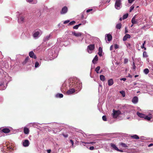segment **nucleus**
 Segmentation results:
<instances>
[{
  "label": "nucleus",
  "instance_id": "de8ad7c7",
  "mask_svg": "<svg viewBox=\"0 0 153 153\" xmlns=\"http://www.w3.org/2000/svg\"><path fill=\"white\" fill-rule=\"evenodd\" d=\"M92 9H88V10H87L86 11V12L87 13H88L90 12L92 10Z\"/></svg>",
  "mask_w": 153,
  "mask_h": 153
},
{
  "label": "nucleus",
  "instance_id": "f3484780",
  "mask_svg": "<svg viewBox=\"0 0 153 153\" xmlns=\"http://www.w3.org/2000/svg\"><path fill=\"white\" fill-rule=\"evenodd\" d=\"M111 147L114 150L117 151V149H118V148L116 146V145L112 143H111L110 144Z\"/></svg>",
  "mask_w": 153,
  "mask_h": 153
},
{
  "label": "nucleus",
  "instance_id": "ea45409f",
  "mask_svg": "<svg viewBox=\"0 0 153 153\" xmlns=\"http://www.w3.org/2000/svg\"><path fill=\"white\" fill-rule=\"evenodd\" d=\"M146 43V41H144L142 45L141 46V48H143L144 47V45Z\"/></svg>",
  "mask_w": 153,
  "mask_h": 153
},
{
  "label": "nucleus",
  "instance_id": "c03bdc74",
  "mask_svg": "<svg viewBox=\"0 0 153 153\" xmlns=\"http://www.w3.org/2000/svg\"><path fill=\"white\" fill-rule=\"evenodd\" d=\"M69 22H70V21L69 20H67L65 21L63 23H64V24H67V23H69Z\"/></svg>",
  "mask_w": 153,
  "mask_h": 153
},
{
  "label": "nucleus",
  "instance_id": "aec40b11",
  "mask_svg": "<svg viewBox=\"0 0 153 153\" xmlns=\"http://www.w3.org/2000/svg\"><path fill=\"white\" fill-rule=\"evenodd\" d=\"M98 60V57L97 55H96L92 60V62L94 64H95L96 62Z\"/></svg>",
  "mask_w": 153,
  "mask_h": 153
},
{
  "label": "nucleus",
  "instance_id": "a878e982",
  "mask_svg": "<svg viewBox=\"0 0 153 153\" xmlns=\"http://www.w3.org/2000/svg\"><path fill=\"white\" fill-rule=\"evenodd\" d=\"M56 96L57 97L62 98L63 97V95L62 94H57L56 95Z\"/></svg>",
  "mask_w": 153,
  "mask_h": 153
},
{
  "label": "nucleus",
  "instance_id": "bf43d9fd",
  "mask_svg": "<svg viewBox=\"0 0 153 153\" xmlns=\"http://www.w3.org/2000/svg\"><path fill=\"white\" fill-rule=\"evenodd\" d=\"M153 146V143H151V144H149L148 145V146L149 147H151V146Z\"/></svg>",
  "mask_w": 153,
  "mask_h": 153
},
{
  "label": "nucleus",
  "instance_id": "9b49d317",
  "mask_svg": "<svg viewBox=\"0 0 153 153\" xmlns=\"http://www.w3.org/2000/svg\"><path fill=\"white\" fill-rule=\"evenodd\" d=\"M2 131L4 133H8L10 132V130L7 128H5L3 129Z\"/></svg>",
  "mask_w": 153,
  "mask_h": 153
},
{
  "label": "nucleus",
  "instance_id": "f704fd0d",
  "mask_svg": "<svg viewBox=\"0 0 153 153\" xmlns=\"http://www.w3.org/2000/svg\"><path fill=\"white\" fill-rule=\"evenodd\" d=\"M24 20V18L23 17H21L19 18V20L20 22V21L21 22H23Z\"/></svg>",
  "mask_w": 153,
  "mask_h": 153
},
{
  "label": "nucleus",
  "instance_id": "7c9ffc66",
  "mask_svg": "<svg viewBox=\"0 0 153 153\" xmlns=\"http://www.w3.org/2000/svg\"><path fill=\"white\" fill-rule=\"evenodd\" d=\"M128 16V14L126 13V14H124L123 15V19H126Z\"/></svg>",
  "mask_w": 153,
  "mask_h": 153
},
{
  "label": "nucleus",
  "instance_id": "20e7f679",
  "mask_svg": "<svg viewBox=\"0 0 153 153\" xmlns=\"http://www.w3.org/2000/svg\"><path fill=\"white\" fill-rule=\"evenodd\" d=\"M75 92V90L74 88L70 89L66 92V94L67 95L72 94Z\"/></svg>",
  "mask_w": 153,
  "mask_h": 153
},
{
  "label": "nucleus",
  "instance_id": "4d7b16f0",
  "mask_svg": "<svg viewBox=\"0 0 153 153\" xmlns=\"http://www.w3.org/2000/svg\"><path fill=\"white\" fill-rule=\"evenodd\" d=\"M27 1L29 2H32L33 0H27Z\"/></svg>",
  "mask_w": 153,
  "mask_h": 153
},
{
  "label": "nucleus",
  "instance_id": "338daca9",
  "mask_svg": "<svg viewBox=\"0 0 153 153\" xmlns=\"http://www.w3.org/2000/svg\"><path fill=\"white\" fill-rule=\"evenodd\" d=\"M134 85H136V82H134Z\"/></svg>",
  "mask_w": 153,
  "mask_h": 153
},
{
  "label": "nucleus",
  "instance_id": "a211bd4d",
  "mask_svg": "<svg viewBox=\"0 0 153 153\" xmlns=\"http://www.w3.org/2000/svg\"><path fill=\"white\" fill-rule=\"evenodd\" d=\"M24 133L25 134H28L29 133V129L26 127H24Z\"/></svg>",
  "mask_w": 153,
  "mask_h": 153
},
{
  "label": "nucleus",
  "instance_id": "5fc2aeb1",
  "mask_svg": "<svg viewBox=\"0 0 153 153\" xmlns=\"http://www.w3.org/2000/svg\"><path fill=\"white\" fill-rule=\"evenodd\" d=\"M117 151H118V152H123V150H120V149H117Z\"/></svg>",
  "mask_w": 153,
  "mask_h": 153
},
{
  "label": "nucleus",
  "instance_id": "8fccbe9b",
  "mask_svg": "<svg viewBox=\"0 0 153 153\" xmlns=\"http://www.w3.org/2000/svg\"><path fill=\"white\" fill-rule=\"evenodd\" d=\"M131 46V45L130 44V43H128L127 44H126V46L127 47H128H128H129Z\"/></svg>",
  "mask_w": 153,
  "mask_h": 153
},
{
  "label": "nucleus",
  "instance_id": "bb28decb",
  "mask_svg": "<svg viewBox=\"0 0 153 153\" xmlns=\"http://www.w3.org/2000/svg\"><path fill=\"white\" fill-rule=\"evenodd\" d=\"M120 145L121 146H122L123 147H125V148H126V147H128V146L125 143H120Z\"/></svg>",
  "mask_w": 153,
  "mask_h": 153
},
{
  "label": "nucleus",
  "instance_id": "7ed1b4c3",
  "mask_svg": "<svg viewBox=\"0 0 153 153\" xmlns=\"http://www.w3.org/2000/svg\"><path fill=\"white\" fill-rule=\"evenodd\" d=\"M68 9L67 7L64 6L62 9L60 11L61 14H64L66 13L68 11Z\"/></svg>",
  "mask_w": 153,
  "mask_h": 153
},
{
  "label": "nucleus",
  "instance_id": "49530a36",
  "mask_svg": "<svg viewBox=\"0 0 153 153\" xmlns=\"http://www.w3.org/2000/svg\"><path fill=\"white\" fill-rule=\"evenodd\" d=\"M89 149L90 150H92L94 149V146H91L90 147Z\"/></svg>",
  "mask_w": 153,
  "mask_h": 153
},
{
  "label": "nucleus",
  "instance_id": "423d86ee",
  "mask_svg": "<svg viewBox=\"0 0 153 153\" xmlns=\"http://www.w3.org/2000/svg\"><path fill=\"white\" fill-rule=\"evenodd\" d=\"M23 146L24 147H27L29 146V141L27 140H25L23 142Z\"/></svg>",
  "mask_w": 153,
  "mask_h": 153
},
{
  "label": "nucleus",
  "instance_id": "c85d7f7f",
  "mask_svg": "<svg viewBox=\"0 0 153 153\" xmlns=\"http://www.w3.org/2000/svg\"><path fill=\"white\" fill-rule=\"evenodd\" d=\"M81 25V24H78V25H76L75 26H74L73 27V28L74 29H78V27L80 26Z\"/></svg>",
  "mask_w": 153,
  "mask_h": 153
},
{
  "label": "nucleus",
  "instance_id": "f257e3e1",
  "mask_svg": "<svg viewBox=\"0 0 153 153\" xmlns=\"http://www.w3.org/2000/svg\"><path fill=\"white\" fill-rule=\"evenodd\" d=\"M113 117L114 118H116L119 115L122 114L121 112L119 110L116 111L114 109L113 111Z\"/></svg>",
  "mask_w": 153,
  "mask_h": 153
},
{
  "label": "nucleus",
  "instance_id": "0eeeda50",
  "mask_svg": "<svg viewBox=\"0 0 153 153\" xmlns=\"http://www.w3.org/2000/svg\"><path fill=\"white\" fill-rule=\"evenodd\" d=\"M95 48V45L94 44H91L88 46L87 49L90 51L93 50Z\"/></svg>",
  "mask_w": 153,
  "mask_h": 153
},
{
  "label": "nucleus",
  "instance_id": "b1692460",
  "mask_svg": "<svg viewBox=\"0 0 153 153\" xmlns=\"http://www.w3.org/2000/svg\"><path fill=\"white\" fill-rule=\"evenodd\" d=\"M100 79L102 81H104L105 80V76L103 75H101L100 76Z\"/></svg>",
  "mask_w": 153,
  "mask_h": 153
},
{
  "label": "nucleus",
  "instance_id": "052dcab7",
  "mask_svg": "<svg viewBox=\"0 0 153 153\" xmlns=\"http://www.w3.org/2000/svg\"><path fill=\"white\" fill-rule=\"evenodd\" d=\"M112 47H113V46H112V45H111V46L110 47V50H112Z\"/></svg>",
  "mask_w": 153,
  "mask_h": 153
},
{
  "label": "nucleus",
  "instance_id": "13d9d810",
  "mask_svg": "<svg viewBox=\"0 0 153 153\" xmlns=\"http://www.w3.org/2000/svg\"><path fill=\"white\" fill-rule=\"evenodd\" d=\"M51 149H49L47 150V152L48 153H50L51 152Z\"/></svg>",
  "mask_w": 153,
  "mask_h": 153
},
{
  "label": "nucleus",
  "instance_id": "5701e85b",
  "mask_svg": "<svg viewBox=\"0 0 153 153\" xmlns=\"http://www.w3.org/2000/svg\"><path fill=\"white\" fill-rule=\"evenodd\" d=\"M39 34V32L38 31L35 32L33 35V37L36 38L37 37Z\"/></svg>",
  "mask_w": 153,
  "mask_h": 153
},
{
  "label": "nucleus",
  "instance_id": "2f4dec72",
  "mask_svg": "<svg viewBox=\"0 0 153 153\" xmlns=\"http://www.w3.org/2000/svg\"><path fill=\"white\" fill-rule=\"evenodd\" d=\"M144 72L146 74H147L149 72V69L148 68H146L144 70Z\"/></svg>",
  "mask_w": 153,
  "mask_h": 153
},
{
  "label": "nucleus",
  "instance_id": "473e14b6",
  "mask_svg": "<svg viewBox=\"0 0 153 153\" xmlns=\"http://www.w3.org/2000/svg\"><path fill=\"white\" fill-rule=\"evenodd\" d=\"M76 22L75 21H73L70 22L68 24V25H72L75 23Z\"/></svg>",
  "mask_w": 153,
  "mask_h": 153
},
{
  "label": "nucleus",
  "instance_id": "79ce46f5",
  "mask_svg": "<svg viewBox=\"0 0 153 153\" xmlns=\"http://www.w3.org/2000/svg\"><path fill=\"white\" fill-rule=\"evenodd\" d=\"M62 135L65 138L68 137V135L67 134H65L64 133H62Z\"/></svg>",
  "mask_w": 153,
  "mask_h": 153
},
{
  "label": "nucleus",
  "instance_id": "58836bf2",
  "mask_svg": "<svg viewBox=\"0 0 153 153\" xmlns=\"http://www.w3.org/2000/svg\"><path fill=\"white\" fill-rule=\"evenodd\" d=\"M39 62H36L35 63V68L38 67L39 66Z\"/></svg>",
  "mask_w": 153,
  "mask_h": 153
},
{
  "label": "nucleus",
  "instance_id": "72a5a7b5",
  "mask_svg": "<svg viewBox=\"0 0 153 153\" xmlns=\"http://www.w3.org/2000/svg\"><path fill=\"white\" fill-rule=\"evenodd\" d=\"M143 56L144 57H148L147 53L146 51L143 52Z\"/></svg>",
  "mask_w": 153,
  "mask_h": 153
},
{
  "label": "nucleus",
  "instance_id": "39448f33",
  "mask_svg": "<svg viewBox=\"0 0 153 153\" xmlns=\"http://www.w3.org/2000/svg\"><path fill=\"white\" fill-rule=\"evenodd\" d=\"M29 55L31 58H33L35 59H36V55L34 54V53L33 51L30 52L29 53Z\"/></svg>",
  "mask_w": 153,
  "mask_h": 153
},
{
  "label": "nucleus",
  "instance_id": "3c124183",
  "mask_svg": "<svg viewBox=\"0 0 153 153\" xmlns=\"http://www.w3.org/2000/svg\"><path fill=\"white\" fill-rule=\"evenodd\" d=\"M128 30L127 29V27H125V33H128Z\"/></svg>",
  "mask_w": 153,
  "mask_h": 153
},
{
  "label": "nucleus",
  "instance_id": "6ab92c4d",
  "mask_svg": "<svg viewBox=\"0 0 153 153\" xmlns=\"http://www.w3.org/2000/svg\"><path fill=\"white\" fill-rule=\"evenodd\" d=\"M98 51L99 52L98 53V55L100 56H102V49L101 47L99 48Z\"/></svg>",
  "mask_w": 153,
  "mask_h": 153
},
{
  "label": "nucleus",
  "instance_id": "09e8293b",
  "mask_svg": "<svg viewBox=\"0 0 153 153\" xmlns=\"http://www.w3.org/2000/svg\"><path fill=\"white\" fill-rule=\"evenodd\" d=\"M135 0H128V3H131Z\"/></svg>",
  "mask_w": 153,
  "mask_h": 153
},
{
  "label": "nucleus",
  "instance_id": "37998d69",
  "mask_svg": "<svg viewBox=\"0 0 153 153\" xmlns=\"http://www.w3.org/2000/svg\"><path fill=\"white\" fill-rule=\"evenodd\" d=\"M128 60L127 59H124V63L125 64H126V63H127L128 62Z\"/></svg>",
  "mask_w": 153,
  "mask_h": 153
},
{
  "label": "nucleus",
  "instance_id": "0e129e2a",
  "mask_svg": "<svg viewBox=\"0 0 153 153\" xmlns=\"http://www.w3.org/2000/svg\"><path fill=\"white\" fill-rule=\"evenodd\" d=\"M122 18H120V21H122Z\"/></svg>",
  "mask_w": 153,
  "mask_h": 153
},
{
  "label": "nucleus",
  "instance_id": "dca6fc26",
  "mask_svg": "<svg viewBox=\"0 0 153 153\" xmlns=\"http://www.w3.org/2000/svg\"><path fill=\"white\" fill-rule=\"evenodd\" d=\"M152 118V116L151 114H149L148 116H146L145 115L144 119L148 120H149Z\"/></svg>",
  "mask_w": 153,
  "mask_h": 153
},
{
  "label": "nucleus",
  "instance_id": "603ef678",
  "mask_svg": "<svg viewBox=\"0 0 153 153\" xmlns=\"http://www.w3.org/2000/svg\"><path fill=\"white\" fill-rule=\"evenodd\" d=\"M126 78H122L121 79H120V80H123L124 81H125L126 80Z\"/></svg>",
  "mask_w": 153,
  "mask_h": 153
},
{
  "label": "nucleus",
  "instance_id": "a19ab883",
  "mask_svg": "<svg viewBox=\"0 0 153 153\" xmlns=\"http://www.w3.org/2000/svg\"><path fill=\"white\" fill-rule=\"evenodd\" d=\"M114 47L115 49H117L119 48V46L117 44H115L114 45Z\"/></svg>",
  "mask_w": 153,
  "mask_h": 153
},
{
  "label": "nucleus",
  "instance_id": "4468645a",
  "mask_svg": "<svg viewBox=\"0 0 153 153\" xmlns=\"http://www.w3.org/2000/svg\"><path fill=\"white\" fill-rule=\"evenodd\" d=\"M138 100V97H134L132 99V102L134 103H136L137 102Z\"/></svg>",
  "mask_w": 153,
  "mask_h": 153
},
{
  "label": "nucleus",
  "instance_id": "e2e57ef3",
  "mask_svg": "<svg viewBox=\"0 0 153 153\" xmlns=\"http://www.w3.org/2000/svg\"><path fill=\"white\" fill-rule=\"evenodd\" d=\"M138 76V75H136L135 76H135V77H137Z\"/></svg>",
  "mask_w": 153,
  "mask_h": 153
},
{
  "label": "nucleus",
  "instance_id": "9d476101",
  "mask_svg": "<svg viewBox=\"0 0 153 153\" xmlns=\"http://www.w3.org/2000/svg\"><path fill=\"white\" fill-rule=\"evenodd\" d=\"M131 37L130 35L129 34H126L123 37V40L124 41H126L127 39Z\"/></svg>",
  "mask_w": 153,
  "mask_h": 153
},
{
  "label": "nucleus",
  "instance_id": "6e6552de",
  "mask_svg": "<svg viewBox=\"0 0 153 153\" xmlns=\"http://www.w3.org/2000/svg\"><path fill=\"white\" fill-rule=\"evenodd\" d=\"M72 33L76 37L80 36L82 34V33L80 32L76 33L74 32H72Z\"/></svg>",
  "mask_w": 153,
  "mask_h": 153
},
{
  "label": "nucleus",
  "instance_id": "412c9836",
  "mask_svg": "<svg viewBox=\"0 0 153 153\" xmlns=\"http://www.w3.org/2000/svg\"><path fill=\"white\" fill-rule=\"evenodd\" d=\"M131 22L133 24H136L137 23V21L135 19V16H134L132 19Z\"/></svg>",
  "mask_w": 153,
  "mask_h": 153
},
{
  "label": "nucleus",
  "instance_id": "680f3d73",
  "mask_svg": "<svg viewBox=\"0 0 153 153\" xmlns=\"http://www.w3.org/2000/svg\"><path fill=\"white\" fill-rule=\"evenodd\" d=\"M133 25H134V24H132L131 26V27H132L133 26Z\"/></svg>",
  "mask_w": 153,
  "mask_h": 153
},
{
  "label": "nucleus",
  "instance_id": "2eb2a0df",
  "mask_svg": "<svg viewBox=\"0 0 153 153\" xmlns=\"http://www.w3.org/2000/svg\"><path fill=\"white\" fill-rule=\"evenodd\" d=\"M137 115L140 117H141V118H144V117H145V114H142V113H140L139 112H137Z\"/></svg>",
  "mask_w": 153,
  "mask_h": 153
},
{
  "label": "nucleus",
  "instance_id": "a18cd8bd",
  "mask_svg": "<svg viewBox=\"0 0 153 153\" xmlns=\"http://www.w3.org/2000/svg\"><path fill=\"white\" fill-rule=\"evenodd\" d=\"M83 143V142H82ZM83 143H85V144H94L95 143V142H91L90 143H85L83 142Z\"/></svg>",
  "mask_w": 153,
  "mask_h": 153
},
{
  "label": "nucleus",
  "instance_id": "4be33fe9",
  "mask_svg": "<svg viewBox=\"0 0 153 153\" xmlns=\"http://www.w3.org/2000/svg\"><path fill=\"white\" fill-rule=\"evenodd\" d=\"M131 137L133 139H138L139 138V137H138V136L136 134H135L131 136Z\"/></svg>",
  "mask_w": 153,
  "mask_h": 153
},
{
  "label": "nucleus",
  "instance_id": "c9c22d12",
  "mask_svg": "<svg viewBox=\"0 0 153 153\" xmlns=\"http://www.w3.org/2000/svg\"><path fill=\"white\" fill-rule=\"evenodd\" d=\"M134 5H132L130 7V10L129 11L130 12H131V11L134 9Z\"/></svg>",
  "mask_w": 153,
  "mask_h": 153
},
{
  "label": "nucleus",
  "instance_id": "774afa93",
  "mask_svg": "<svg viewBox=\"0 0 153 153\" xmlns=\"http://www.w3.org/2000/svg\"><path fill=\"white\" fill-rule=\"evenodd\" d=\"M78 85L77 84L76 85H75V86H76V87H78Z\"/></svg>",
  "mask_w": 153,
  "mask_h": 153
},
{
  "label": "nucleus",
  "instance_id": "69168bd1",
  "mask_svg": "<svg viewBox=\"0 0 153 153\" xmlns=\"http://www.w3.org/2000/svg\"><path fill=\"white\" fill-rule=\"evenodd\" d=\"M144 48V49L145 50H146V48L144 47V48Z\"/></svg>",
  "mask_w": 153,
  "mask_h": 153
},
{
  "label": "nucleus",
  "instance_id": "6e6d98bb",
  "mask_svg": "<svg viewBox=\"0 0 153 153\" xmlns=\"http://www.w3.org/2000/svg\"><path fill=\"white\" fill-rule=\"evenodd\" d=\"M133 69H134L136 68V66L135 65V64H134V62H133Z\"/></svg>",
  "mask_w": 153,
  "mask_h": 153
},
{
  "label": "nucleus",
  "instance_id": "f8f14e48",
  "mask_svg": "<svg viewBox=\"0 0 153 153\" xmlns=\"http://www.w3.org/2000/svg\"><path fill=\"white\" fill-rule=\"evenodd\" d=\"M108 85L111 86L113 85L114 84V81L113 79H109L108 81Z\"/></svg>",
  "mask_w": 153,
  "mask_h": 153
},
{
  "label": "nucleus",
  "instance_id": "393cba45",
  "mask_svg": "<svg viewBox=\"0 0 153 153\" xmlns=\"http://www.w3.org/2000/svg\"><path fill=\"white\" fill-rule=\"evenodd\" d=\"M122 27V24L121 23L117 24L116 25V28L118 29H121Z\"/></svg>",
  "mask_w": 153,
  "mask_h": 153
},
{
  "label": "nucleus",
  "instance_id": "e433bc0d",
  "mask_svg": "<svg viewBox=\"0 0 153 153\" xmlns=\"http://www.w3.org/2000/svg\"><path fill=\"white\" fill-rule=\"evenodd\" d=\"M120 92L122 94L123 97H124L125 96V92L124 91H120Z\"/></svg>",
  "mask_w": 153,
  "mask_h": 153
},
{
  "label": "nucleus",
  "instance_id": "4c0bfd02",
  "mask_svg": "<svg viewBox=\"0 0 153 153\" xmlns=\"http://www.w3.org/2000/svg\"><path fill=\"white\" fill-rule=\"evenodd\" d=\"M102 120L104 121H106L107 120L106 117L104 115L102 117Z\"/></svg>",
  "mask_w": 153,
  "mask_h": 153
},
{
  "label": "nucleus",
  "instance_id": "ddd939ff",
  "mask_svg": "<svg viewBox=\"0 0 153 153\" xmlns=\"http://www.w3.org/2000/svg\"><path fill=\"white\" fill-rule=\"evenodd\" d=\"M30 58L29 56H27L25 59V60L22 62V64L24 65L28 62H29Z\"/></svg>",
  "mask_w": 153,
  "mask_h": 153
},
{
  "label": "nucleus",
  "instance_id": "1a4fd4ad",
  "mask_svg": "<svg viewBox=\"0 0 153 153\" xmlns=\"http://www.w3.org/2000/svg\"><path fill=\"white\" fill-rule=\"evenodd\" d=\"M106 37H105V39H106V38H107L108 40V41H111L112 38V36L111 35L109 34H107L106 35Z\"/></svg>",
  "mask_w": 153,
  "mask_h": 153
},
{
  "label": "nucleus",
  "instance_id": "f03ea898",
  "mask_svg": "<svg viewBox=\"0 0 153 153\" xmlns=\"http://www.w3.org/2000/svg\"><path fill=\"white\" fill-rule=\"evenodd\" d=\"M121 4V0H116L115 4V7L116 9L119 10L120 8Z\"/></svg>",
  "mask_w": 153,
  "mask_h": 153
},
{
  "label": "nucleus",
  "instance_id": "864d4df0",
  "mask_svg": "<svg viewBox=\"0 0 153 153\" xmlns=\"http://www.w3.org/2000/svg\"><path fill=\"white\" fill-rule=\"evenodd\" d=\"M70 141L71 143L72 144V145L73 146L74 144L73 140H70Z\"/></svg>",
  "mask_w": 153,
  "mask_h": 153
},
{
  "label": "nucleus",
  "instance_id": "c756f323",
  "mask_svg": "<svg viewBox=\"0 0 153 153\" xmlns=\"http://www.w3.org/2000/svg\"><path fill=\"white\" fill-rule=\"evenodd\" d=\"M51 36V34H49V35L47 36L45 39V41H47L49 40Z\"/></svg>",
  "mask_w": 153,
  "mask_h": 153
},
{
  "label": "nucleus",
  "instance_id": "cd10ccee",
  "mask_svg": "<svg viewBox=\"0 0 153 153\" xmlns=\"http://www.w3.org/2000/svg\"><path fill=\"white\" fill-rule=\"evenodd\" d=\"M100 66H97L95 69V71H96L97 74L99 73V71L100 70Z\"/></svg>",
  "mask_w": 153,
  "mask_h": 153
}]
</instances>
